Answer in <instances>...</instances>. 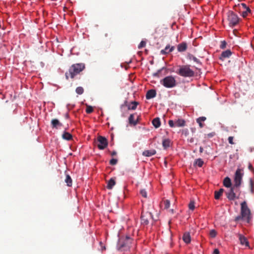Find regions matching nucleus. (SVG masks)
Returning <instances> with one entry per match:
<instances>
[{
    "instance_id": "nucleus-35",
    "label": "nucleus",
    "mask_w": 254,
    "mask_h": 254,
    "mask_svg": "<svg viewBox=\"0 0 254 254\" xmlns=\"http://www.w3.org/2000/svg\"><path fill=\"white\" fill-rule=\"evenodd\" d=\"M189 209L192 211L194 209L195 205H194V202L193 201H191L190 202V203L189 204Z\"/></svg>"
},
{
    "instance_id": "nucleus-30",
    "label": "nucleus",
    "mask_w": 254,
    "mask_h": 254,
    "mask_svg": "<svg viewBox=\"0 0 254 254\" xmlns=\"http://www.w3.org/2000/svg\"><path fill=\"white\" fill-rule=\"evenodd\" d=\"M222 194V188H220L218 191H215V196L214 197L216 199H218L220 196Z\"/></svg>"
},
{
    "instance_id": "nucleus-44",
    "label": "nucleus",
    "mask_w": 254,
    "mask_h": 254,
    "mask_svg": "<svg viewBox=\"0 0 254 254\" xmlns=\"http://www.w3.org/2000/svg\"><path fill=\"white\" fill-rule=\"evenodd\" d=\"M248 167L250 171H251L253 172H254V169L251 164H249Z\"/></svg>"
},
{
    "instance_id": "nucleus-22",
    "label": "nucleus",
    "mask_w": 254,
    "mask_h": 254,
    "mask_svg": "<svg viewBox=\"0 0 254 254\" xmlns=\"http://www.w3.org/2000/svg\"><path fill=\"white\" fill-rule=\"evenodd\" d=\"M171 141L169 139H165L163 140L162 145L164 149H167L170 146Z\"/></svg>"
},
{
    "instance_id": "nucleus-46",
    "label": "nucleus",
    "mask_w": 254,
    "mask_h": 254,
    "mask_svg": "<svg viewBox=\"0 0 254 254\" xmlns=\"http://www.w3.org/2000/svg\"><path fill=\"white\" fill-rule=\"evenodd\" d=\"M117 154V152L116 151H113L112 153H111V155L112 156H115Z\"/></svg>"
},
{
    "instance_id": "nucleus-13",
    "label": "nucleus",
    "mask_w": 254,
    "mask_h": 254,
    "mask_svg": "<svg viewBox=\"0 0 254 254\" xmlns=\"http://www.w3.org/2000/svg\"><path fill=\"white\" fill-rule=\"evenodd\" d=\"M51 125L53 128H58L59 127H62L63 124L56 119H53L51 121Z\"/></svg>"
},
{
    "instance_id": "nucleus-11",
    "label": "nucleus",
    "mask_w": 254,
    "mask_h": 254,
    "mask_svg": "<svg viewBox=\"0 0 254 254\" xmlns=\"http://www.w3.org/2000/svg\"><path fill=\"white\" fill-rule=\"evenodd\" d=\"M239 238L240 241V243L242 246H245L246 247H249V242L246 237L240 234L239 235Z\"/></svg>"
},
{
    "instance_id": "nucleus-15",
    "label": "nucleus",
    "mask_w": 254,
    "mask_h": 254,
    "mask_svg": "<svg viewBox=\"0 0 254 254\" xmlns=\"http://www.w3.org/2000/svg\"><path fill=\"white\" fill-rule=\"evenodd\" d=\"M156 153V151L154 149H152L150 150H145L143 152L142 155L146 157H150L154 155H155Z\"/></svg>"
},
{
    "instance_id": "nucleus-42",
    "label": "nucleus",
    "mask_w": 254,
    "mask_h": 254,
    "mask_svg": "<svg viewBox=\"0 0 254 254\" xmlns=\"http://www.w3.org/2000/svg\"><path fill=\"white\" fill-rule=\"evenodd\" d=\"M233 137L232 136H230L229 138H228V141H229V142L231 144H234V142H233Z\"/></svg>"
},
{
    "instance_id": "nucleus-34",
    "label": "nucleus",
    "mask_w": 254,
    "mask_h": 254,
    "mask_svg": "<svg viewBox=\"0 0 254 254\" xmlns=\"http://www.w3.org/2000/svg\"><path fill=\"white\" fill-rule=\"evenodd\" d=\"M231 54L232 53L230 50H227L223 52V58H228L231 55Z\"/></svg>"
},
{
    "instance_id": "nucleus-38",
    "label": "nucleus",
    "mask_w": 254,
    "mask_h": 254,
    "mask_svg": "<svg viewBox=\"0 0 254 254\" xmlns=\"http://www.w3.org/2000/svg\"><path fill=\"white\" fill-rule=\"evenodd\" d=\"M209 235L211 238H214L216 236V232L214 230H211L209 232Z\"/></svg>"
},
{
    "instance_id": "nucleus-31",
    "label": "nucleus",
    "mask_w": 254,
    "mask_h": 254,
    "mask_svg": "<svg viewBox=\"0 0 254 254\" xmlns=\"http://www.w3.org/2000/svg\"><path fill=\"white\" fill-rule=\"evenodd\" d=\"M86 112L87 114H91L93 112V108L92 106L86 105Z\"/></svg>"
},
{
    "instance_id": "nucleus-1",
    "label": "nucleus",
    "mask_w": 254,
    "mask_h": 254,
    "mask_svg": "<svg viewBox=\"0 0 254 254\" xmlns=\"http://www.w3.org/2000/svg\"><path fill=\"white\" fill-rule=\"evenodd\" d=\"M85 68V64L83 63L73 64L69 68L68 71L65 74V77L67 79L69 77L73 78L75 75L79 74Z\"/></svg>"
},
{
    "instance_id": "nucleus-53",
    "label": "nucleus",
    "mask_w": 254,
    "mask_h": 254,
    "mask_svg": "<svg viewBox=\"0 0 254 254\" xmlns=\"http://www.w3.org/2000/svg\"><path fill=\"white\" fill-rule=\"evenodd\" d=\"M103 250H105V247L103 248Z\"/></svg>"
},
{
    "instance_id": "nucleus-25",
    "label": "nucleus",
    "mask_w": 254,
    "mask_h": 254,
    "mask_svg": "<svg viewBox=\"0 0 254 254\" xmlns=\"http://www.w3.org/2000/svg\"><path fill=\"white\" fill-rule=\"evenodd\" d=\"M138 103L136 101H133L131 103V104L128 105V110H134L136 109L137 106L138 105Z\"/></svg>"
},
{
    "instance_id": "nucleus-7",
    "label": "nucleus",
    "mask_w": 254,
    "mask_h": 254,
    "mask_svg": "<svg viewBox=\"0 0 254 254\" xmlns=\"http://www.w3.org/2000/svg\"><path fill=\"white\" fill-rule=\"evenodd\" d=\"M97 141L98 142L97 147L100 150L104 149L108 145V140L104 136H99L97 137Z\"/></svg>"
},
{
    "instance_id": "nucleus-12",
    "label": "nucleus",
    "mask_w": 254,
    "mask_h": 254,
    "mask_svg": "<svg viewBox=\"0 0 254 254\" xmlns=\"http://www.w3.org/2000/svg\"><path fill=\"white\" fill-rule=\"evenodd\" d=\"M156 95V92L154 89H151L148 90L146 94V98L147 99H150L155 97Z\"/></svg>"
},
{
    "instance_id": "nucleus-5",
    "label": "nucleus",
    "mask_w": 254,
    "mask_h": 254,
    "mask_svg": "<svg viewBox=\"0 0 254 254\" xmlns=\"http://www.w3.org/2000/svg\"><path fill=\"white\" fill-rule=\"evenodd\" d=\"M243 175V170L238 169L236 170L234 177V187H238L241 185Z\"/></svg>"
},
{
    "instance_id": "nucleus-3",
    "label": "nucleus",
    "mask_w": 254,
    "mask_h": 254,
    "mask_svg": "<svg viewBox=\"0 0 254 254\" xmlns=\"http://www.w3.org/2000/svg\"><path fill=\"white\" fill-rule=\"evenodd\" d=\"M241 215L243 220L248 223L250 222L251 219V214L245 202L241 203Z\"/></svg>"
},
{
    "instance_id": "nucleus-48",
    "label": "nucleus",
    "mask_w": 254,
    "mask_h": 254,
    "mask_svg": "<svg viewBox=\"0 0 254 254\" xmlns=\"http://www.w3.org/2000/svg\"><path fill=\"white\" fill-rule=\"evenodd\" d=\"M220 47L222 48V42H221V44L220 45Z\"/></svg>"
},
{
    "instance_id": "nucleus-18",
    "label": "nucleus",
    "mask_w": 254,
    "mask_h": 254,
    "mask_svg": "<svg viewBox=\"0 0 254 254\" xmlns=\"http://www.w3.org/2000/svg\"><path fill=\"white\" fill-rule=\"evenodd\" d=\"M115 180L113 178H111L108 182L107 188L109 190H111L112 189L113 187L115 185Z\"/></svg>"
},
{
    "instance_id": "nucleus-27",
    "label": "nucleus",
    "mask_w": 254,
    "mask_h": 254,
    "mask_svg": "<svg viewBox=\"0 0 254 254\" xmlns=\"http://www.w3.org/2000/svg\"><path fill=\"white\" fill-rule=\"evenodd\" d=\"M233 187L231 189V191L230 192L227 193V197L230 200H233L235 198V194L233 192Z\"/></svg>"
},
{
    "instance_id": "nucleus-2",
    "label": "nucleus",
    "mask_w": 254,
    "mask_h": 254,
    "mask_svg": "<svg viewBox=\"0 0 254 254\" xmlns=\"http://www.w3.org/2000/svg\"><path fill=\"white\" fill-rule=\"evenodd\" d=\"M176 72L181 76L191 77L194 75V72L190 69V65H180Z\"/></svg>"
},
{
    "instance_id": "nucleus-24",
    "label": "nucleus",
    "mask_w": 254,
    "mask_h": 254,
    "mask_svg": "<svg viewBox=\"0 0 254 254\" xmlns=\"http://www.w3.org/2000/svg\"><path fill=\"white\" fill-rule=\"evenodd\" d=\"M62 137L64 139H65L67 140H71L72 137V135L67 132H64L62 135Z\"/></svg>"
},
{
    "instance_id": "nucleus-17",
    "label": "nucleus",
    "mask_w": 254,
    "mask_h": 254,
    "mask_svg": "<svg viewBox=\"0 0 254 254\" xmlns=\"http://www.w3.org/2000/svg\"><path fill=\"white\" fill-rule=\"evenodd\" d=\"M187 58L190 61H193L194 62H195L197 64H201V62H200V61L192 54H188V56H187Z\"/></svg>"
},
{
    "instance_id": "nucleus-16",
    "label": "nucleus",
    "mask_w": 254,
    "mask_h": 254,
    "mask_svg": "<svg viewBox=\"0 0 254 254\" xmlns=\"http://www.w3.org/2000/svg\"><path fill=\"white\" fill-rule=\"evenodd\" d=\"M183 240L186 243L189 244L191 241L190 233L188 232L185 233L183 236Z\"/></svg>"
},
{
    "instance_id": "nucleus-41",
    "label": "nucleus",
    "mask_w": 254,
    "mask_h": 254,
    "mask_svg": "<svg viewBox=\"0 0 254 254\" xmlns=\"http://www.w3.org/2000/svg\"><path fill=\"white\" fill-rule=\"evenodd\" d=\"M162 69L158 70L156 72L153 73V76L159 77V75Z\"/></svg>"
},
{
    "instance_id": "nucleus-37",
    "label": "nucleus",
    "mask_w": 254,
    "mask_h": 254,
    "mask_svg": "<svg viewBox=\"0 0 254 254\" xmlns=\"http://www.w3.org/2000/svg\"><path fill=\"white\" fill-rule=\"evenodd\" d=\"M146 45V42L144 41H141V42L139 43V44L138 46V48L139 49H140L142 48L143 47H144Z\"/></svg>"
},
{
    "instance_id": "nucleus-26",
    "label": "nucleus",
    "mask_w": 254,
    "mask_h": 254,
    "mask_svg": "<svg viewBox=\"0 0 254 254\" xmlns=\"http://www.w3.org/2000/svg\"><path fill=\"white\" fill-rule=\"evenodd\" d=\"M185 122L183 120H178L175 122V126L178 127H182L185 126Z\"/></svg>"
},
{
    "instance_id": "nucleus-43",
    "label": "nucleus",
    "mask_w": 254,
    "mask_h": 254,
    "mask_svg": "<svg viewBox=\"0 0 254 254\" xmlns=\"http://www.w3.org/2000/svg\"><path fill=\"white\" fill-rule=\"evenodd\" d=\"M212 254H220V251L218 249H215L212 253Z\"/></svg>"
},
{
    "instance_id": "nucleus-39",
    "label": "nucleus",
    "mask_w": 254,
    "mask_h": 254,
    "mask_svg": "<svg viewBox=\"0 0 254 254\" xmlns=\"http://www.w3.org/2000/svg\"><path fill=\"white\" fill-rule=\"evenodd\" d=\"M169 125L170 127H176L175 126V122H174L173 120H169L168 122Z\"/></svg>"
},
{
    "instance_id": "nucleus-9",
    "label": "nucleus",
    "mask_w": 254,
    "mask_h": 254,
    "mask_svg": "<svg viewBox=\"0 0 254 254\" xmlns=\"http://www.w3.org/2000/svg\"><path fill=\"white\" fill-rule=\"evenodd\" d=\"M228 20L230 21V24L233 25L237 24L239 22L238 17L233 12H231L229 14Z\"/></svg>"
},
{
    "instance_id": "nucleus-28",
    "label": "nucleus",
    "mask_w": 254,
    "mask_h": 254,
    "mask_svg": "<svg viewBox=\"0 0 254 254\" xmlns=\"http://www.w3.org/2000/svg\"><path fill=\"white\" fill-rule=\"evenodd\" d=\"M128 122L129 124L135 125L137 124V122L134 120V116L133 114L130 115L128 118Z\"/></svg>"
},
{
    "instance_id": "nucleus-19",
    "label": "nucleus",
    "mask_w": 254,
    "mask_h": 254,
    "mask_svg": "<svg viewBox=\"0 0 254 254\" xmlns=\"http://www.w3.org/2000/svg\"><path fill=\"white\" fill-rule=\"evenodd\" d=\"M152 123L155 128H158L161 125V122L159 118H156L152 120Z\"/></svg>"
},
{
    "instance_id": "nucleus-20",
    "label": "nucleus",
    "mask_w": 254,
    "mask_h": 254,
    "mask_svg": "<svg viewBox=\"0 0 254 254\" xmlns=\"http://www.w3.org/2000/svg\"><path fill=\"white\" fill-rule=\"evenodd\" d=\"M231 185L232 184L231 179L228 177L225 178L223 180V186L227 188H230Z\"/></svg>"
},
{
    "instance_id": "nucleus-50",
    "label": "nucleus",
    "mask_w": 254,
    "mask_h": 254,
    "mask_svg": "<svg viewBox=\"0 0 254 254\" xmlns=\"http://www.w3.org/2000/svg\"><path fill=\"white\" fill-rule=\"evenodd\" d=\"M223 47H224V46L226 44V42L225 41H223Z\"/></svg>"
},
{
    "instance_id": "nucleus-33",
    "label": "nucleus",
    "mask_w": 254,
    "mask_h": 254,
    "mask_svg": "<svg viewBox=\"0 0 254 254\" xmlns=\"http://www.w3.org/2000/svg\"><path fill=\"white\" fill-rule=\"evenodd\" d=\"M163 204H164V208L165 209H168L169 208L170 206V202L169 200L168 199H166V200H165L163 202Z\"/></svg>"
},
{
    "instance_id": "nucleus-23",
    "label": "nucleus",
    "mask_w": 254,
    "mask_h": 254,
    "mask_svg": "<svg viewBox=\"0 0 254 254\" xmlns=\"http://www.w3.org/2000/svg\"><path fill=\"white\" fill-rule=\"evenodd\" d=\"M206 118L205 117H201L197 119L196 122L199 124V127L202 128L203 127L204 125L202 123L206 120Z\"/></svg>"
},
{
    "instance_id": "nucleus-45",
    "label": "nucleus",
    "mask_w": 254,
    "mask_h": 254,
    "mask_svg": "<svg viewBox=\"0 0 254 254\" xmlns=\"http://www.w3.org/2000/svg\"><path fill=\"white\" fill-rule=\"evenodd\" d=\"M188 141L190 143H192L194 141V139L193 137H191V138L188 139Z\"/></svg>"
},
{
    "instance_id": "nucleus-32",
    "label": "nucleus",
    "mask_w": 254,
    "mask_h": 254,
    "mask_svg": "<svg viewBox=\"0 0 254 254\" xmlns=\"http://www.w3.org/2000/svg\"><path fill=\"white\" fill-rule=\"evenodd\" d=\"M75 91H76V93H77L78 94L81 95V94H83V93L84 92V89H83V87H82L81 86H79L76 88Z\"/></svg>"
},
{
    "instance_id": "nucleus-10",
    "label": "nucleus",
    "mask_w": 254,
    "mask_h": 254,
    "mask_svg": "<svg viewBox=\"0 0 254 254\" xmlns=\"http://www.w3.org/2000/svg\"><path fill=\"white\" fill-rule=\"evenodd\" d=\"M174 46L170 47L169 45H167L164 49L160 51V53L162 55H166L172 52L174 50Z\"/></svg>"
},
{
    "instance_id": "nucleus-51",
    "label": "nucleus",
    "mask_w": 254,
    "mask_h": 254,
    "mask_svg": "<svg viewBox=\"0 0 254 254\" xmlns=\"http://www.w3.org/2000/svg\"><path fill=\"white\" fill-rule=\"evenodd\" d=\"M127 238L128 240H130V238L129 237H127Z\"/></svg>"
},
{
    "instance_id": "nucleus-52",
    "label": "nucleus",
    "mask_w": 254,
    "mask_h": 254,
    "mask_svg": "<svg viewBox=\"0 0 254 254\" xmlns=\"http://www.w3.org/2000/svg\"><path fill=\"white\" fill-rule=\"evenodd\" d=\"M108 36V34H105V36L107 37Z\"/></svg>"
},
{
    "instance_id": "nucleus-14",
    "label": "nucleus",
    "mask_w": 254,
    "mask_h": 254,
    "mask_svg": "<svg viewBox=\"0 0 254 254\" xmlns=\"http://www.w3.org/2000/svg\"><path fill=\"white\" fill-rule=\"evenodd\" d=\"M187 44L185 42H183L179 44L177 46L178 51L179 52H183L185 51L187 49Z\"/></svg>"
},
{
    "instance_id": "nucleus-6",
    "label": "nucleus",
    "mask_w": 254,
    "mask_h": 254,
    "mask_svg": "<svg viewBox=\"0 0 254 254\" xmlns=\"http://www.w3.org/2000/svg\"><path fill=\"white\" fill-rule=\"evenodd\" d=\"M150 219H153L152 214L149 212H143L141 215V224L144 225H147L149 223V220Z\"/></svg>"
},
{
    "instance_id": "nucleus-36",
    "label": "nucleus",
    "mask_w": 254,
    "mask_h": 254,
    "mask_svg": "<svg viewBox=\"0 0 254 254\" xmlns=\"http://www.w3.org/2000/svg\"><path fill=\"white\" fill-rule=\"evenodd\" d=\"M140 193L143 197L147 198V194L146 191L145 190H141L140 191Z\"/></svg>"
},
{
    "instance_id": "nucleus-49",
    "label": "nucleus",
    "mask_w": 254,
    "mask_h": 254,
    "mask_svg": "<svg viewBox=\"0 0 254 254\" xmlns=\"http://www.w3.org/2000/svg\"><path fill=\"white\" fill-rule=\"evenodd\" d=\"M222 58V53L220 55V59H221Z\"/></svg>"
},
{
    "instance_id": "nucleus-47",
    "label": "nucleus",
    "mask_w": 254,
    "mask_h": 254,
    "mask_svg": "<svg viewBox=\"0 0 254 254\" xmlns=\"http://www.w3.org/2000/svg\"><path fill=\"white\" fill-rule=\"evenodd\" d=\"M203 149L202 147H200L199 148V152L200 153H202L203 152Z\"/></svg>"
},
{
    "instance_id": "nucleus-29",
    "label": "nucleus",
    "mask_w": 254,
    "mask_h": 254,
    "mask_svg": "<svg viewBox=\"0 0 254 254\" xmlns=\"http://www.w3.org/2000/svg\"><path fill=\"white\" fill-rule=\"evenodd\" d=\"M204 162L201 159H197L195 160L194 163V165L197 166L199 167H201L203 164Z\"/></svg>"
},
{
    "instance_id": "nucleus-40",
    "label": "nucleus",
    "mask_w": 254,
    "mask_h": 254,
    "mask_svg": "<svg viewBox=\"0 0 254 254\" xmlns=\"http://www.w3.org/2000/svg\"><path fill=\"white\" fill-rule=\"evenodd\" d=\"M117 160L116 159L113 158L110 161V164L111 165H115L117 163Z\"/></svg>"
},
{
    "instance_id": "nucleus-4",
    "label": "nucleus",
    "mask_w": 254,
    "mask_h": 254,
    "mask_svg": "<svg viewBox=\"0 0 254 254\" xmlns=\"http://www.w3.org/2000/svg\"><path fill=\"white\" fill-rule=\"evenodd\" d=\"M160 83L166 88H173L176 85V81L172 76H168L160 81Z\"/></svg>"
},
{
    "instance_id": "nucleus-8",
    "label": "nucleus",
    "mask_w": 254,
    "mask_h": 254,
    "mask_svg": "<svg viewBox=\"0 0 254 254\" xmlns=\"http://www.w3.org/2000/svg\"><path fill=\"white\" fill-rule=\"evenodd\" d=\"M238 7L239 8L240 12L242 13V16L243 17H246L248 13L250 12V9L244 3L239 4Z\"/></svg>"
},
{
    "instance_id": "nucleus-21",
    "label": "nucleus",
    "mask_w": 254,
    "mask_h": 254,
    "mask_svg": "<svg viewBox=\"0 0 254 254\" xmlns=\"http://www.w3.org/2000/svg\"><path fill=\"white\" fill-rule=\"evenodd\" d=\"M64 181L66 183V185L68 187H71L72 186V180L70 176L69 175H68V174L66 175Z\"/></svg>"
}]
</instances>
